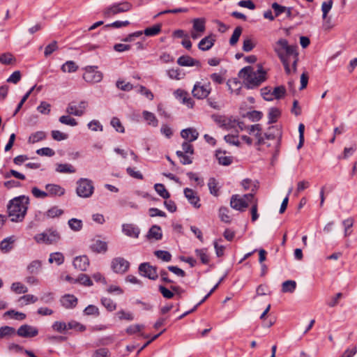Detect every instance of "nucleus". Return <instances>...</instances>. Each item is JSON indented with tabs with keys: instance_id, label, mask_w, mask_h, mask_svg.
<instances>
[{
	"instance_id": "nucleus-1",
	"label": "nucleus",
	"mask_w": 357,
	"mask_h": 357,
	"mask_svg": "<svg viewBox=\"0 0 357 357\" xmlns=\"http://www.w3.org/2000/svg\"><path fill=\"white\" fill-rule=\"evenodd\" d=\"M296 45H289L285 38H280L273 45V50L282 65L285 73L289 75L291 71L295 73L298 61V53Z\"/></svg>"
},
{
	"instance_id": "nucleus-2",
	"label": "nucleus",
	"mask_w": 357,
	"mask_h": 357,
	"mask_svg": "<svg viewBox=\"0 0 357 357\" xmlns=\"http://www.w3.org/2000/svg\"><path fill=\"white\" fill-rule=\"evenodd\" d=\"M258 70L254 71L252 66H246L238 73V77L243 80V84L248 89L258 87L266 80V71L261 65H258Z\"/></svg>"
},
{
	"instance_id": "nucleus-3",
	"label": "nucleus",
	"mask_w": 357,
	"mask_h": 357,
	"mask_svg": "<svg viewBox=\"0 0 357 357\" xmlns=\"http://www.w3.org/2000/svg\"><path fill=\"white\" fill-rule=\"evenodd\" d=\"M29 199L28 197L20 196L9 202L8 204V217L12 222H21L26 213Z\"/></svg>"
},
{
	"instance_id": "nucleus-4",
	"label": "nucleus",
	"mask_w": 357,
	"mask_h": 357,
	"mask_svg": "<svg viewBox=\"0 0 357 357\" xmlns=\"http://www.w3.org/2000/svg\"><path fill=\"white\" fill-rule=\"evenodd\" d=\"M132 8V5L126 1L114 3L112 5L105 8L102 11V14L105 17H110L119 13L128 12Z\"/></svg>"
},
{
	"instance_id": "nucleus-5",
	"label": "nucleus",
	"mask_w": 357,
	"mask_h": 357,
	"mask_svg": "<svg viewBox=\"0 0 357 357\" xmlns=\"http://www.w3.org/2000/svg\"><path fill=\"white\" fill-rule=\"evenodd\" d=\"M77 195L83 198H87L93 193V185L91 180L87 178H80L77 181Z\"/></svg>"
},
{
	"instance_id": "nucleus-6",
	"label": "nucleus",
	"mask_w": 357,
	"mask_h": 357,
	"mask_svg": "<svg viewBox=\"0 0 357 357\" xmlns=\"http://www.w3.org/2000/svg\"><path fill=\"white\" fill-rule=\"evenodd\" d=\"M211 91V83L209 82L202 84L201 82H196L192 91L193 96L197 99H204L208 97Z\"/></svg>"
},
{
	"instance_id": "nucleus-7",
	"label": "nucleus",
	"mask_w": 357,
	"mask_h": 357,
	"mask_svg": "<svg viewBox=\"0 0 357 357\" xmlns=\"http://www.w3.org/2000/svg\"><path fill=\"white\" fill-rule=\"evenodd\" d=\"M83 79L89 83H98L102 80V74L97 70L96 66H87L85 68Z\"/></svg>"
},
{
	"instance_id": "nucleus-8",
	"label": "nucleus",
	"mask_w": 357,
	"mask_h": 357,
	"mask_svg": "<svg viewBox=\"0 0 357 357\" xmlns=\"http://www.w3.org/2000/svg\"><path fill=\"white\" fill-rule=\"evenodd\" d=\"M138 270L142 276L150 280H155L158 278L157 267L151 266L149 262H144L139 264Z\"/></svg>"
},
{
	"instance_id": "nucleus-9",
	"label": "nucleus",
	"mask_w": 357,
	"mask_h": 357,
	"mask_svg": "<svg viewBox=\"0 0 357 357\" xmlns=\"http://www.w3.org/2000/svg\"><path fill=\"white\" fill-rule=\"evenodd\" d=\"M130 263L123 257H115L112 260V270L119 274H123L128 271Z\"/></svg>"
},
{
	"instance_id": "nucleus-10",
	"label": "nucleus",
	"mask_w": 357,
	"mask_h": 357,
	"mask_svg": "<svg viewBox=\"0 0 357 357\" xmlns=\"http://www.w3.org/2000/svg\"><path fill=\"white\" fill-rule=\"evenodd\" d=\"M17 334L22 337H33L38 334V330L34 326L24 324L17 329Z\"/></svg>"
},
{
	"instance_id": "nucleus-11",
	"label": "nucleus",
	"mask_w": 357,
	"mask_h": 357,
	"mask_svg": "<svg viewBox=\"0 0 357 357\" xmlns=\"http://www.w3.org/2000/svg\"><path fill=\"white\" fill-rule=\"evenodd\" d=\"M271 8L275 14V16L279 17L281 14L285 13L286 17L288 19H293V8L292 7H287L284 6H282L277 2H274L271 5Z\"/></svg>"
},
{
	"instance_id": "nucleus-12",
	"label": "nucleus",
	"mask_w": 357,
	"mask_h": 357,
	"mask_svg": "<svg viewBox=\"0 0 357 357\" xmlns=\"http://www.w3.org/2000/svg\"><path fill=\"white\" fill-rule=\"evenodd\" d=\"M230 206L236 210L244 211L248 208V203H247L245 199L242 198L240 195H234L231 197Z\"/></svg>"
},
{
	"instance_id": "nucleus-13",
	"label": "nucleus",
	"mask_w": 357,
	"mask_h": 357,
	"mask_svg": "<svg viewBox=\"0 0 357 357\" xmlns=\"http://www.w3.org/2000/svg\"><path fill=\"white\" fill-rule=\"evenodd\" d=\"M215 42V36L211 33L199 41L198 48L202 51L209 50L214 45Z\"/></svg>"
},
{
	"instance_id": "nucleus-14",
	"label": "nucleus",
	"mask_w": 357,
	"mask_h": 357,
	"mask_svg": "<svg viewBox=\"0 0 357 357\" xmlns=\"http://www.w3.org/2000/svg\"><path fill=\"white\" fill-rule=\"evenodd\" d=\"M177 63L181 66H197L201 68L202 64L199 60L195 59L190 56L184 55L177 59Z\"/></svg>"
},
{
	"instance_id": "nucleus-15",
	"label": "nucleus",
	"mask_w": 357,
	"mask_h": 357,
	"mask_svg": "<svg viewBox=\"0 0 357 357\" xmlns=\"http://www.w3.org/2000/svg\"><path fill=\"white\" fill-rule=\"evenodd\" d=\"M146 238L149 241L155 240L160 241L162 238L161 227L158 225H153L148 231Z\"/></svg>"
},
{
	"instance_id": "nucleus-16",
	"label": "nucleus",
	"mask_w": 357,
	"mask_h": 357,
	"mask_svg": "<svg viewBox=\"0 0 357 357\" xmlns=\"http://www.w3.org/2000/svg\"><path fill=\"white\" fill-rule=\"evenodd\" d=\"M73 266L79 271H85L89 266V259L86 255L76 257L73 261Z\"/></svg>"
},
{
	"instance_id": "nucleus-17",
	"label": "nucleus",
	"mask_w": 357,
	"mask_h": 357,
	"mask_svg": "<svg viewBox=\"0 0 357 357\" xmlns=\"http://www.w3.org/2000/svg\"><path fill=\"white\" fill-rule=\"evenodd\" d=\"M122 231L126 236L135 238H137L140 234L139 228L133 224H123Z\"/></svg>"
},
{
	"instance_id": "nucleus-18",
	"label": "nucleus",
	"mask_w": 357,
	"mask_h": 357,
	"mask_svg": "<svg viewBox=\"0 0 357 357\" xmlns=\"http://www.w3.org/2000/svg\"><path fill=\"white\" fill-rule=\"evenodd\" d=\"M184 195L194 207L199 208L201 206V204H199V197L192 189L188 188H185Z\"/></svg>"
},
{
	"instance_id": "nucleus-19",
	"label": "nucleus",
	"mask_w": 357,
	"mask_h": 357,
	"mask_svg": "<svg viewBox=\"0 0 357 357\" xmlns=\"http://www.w3.org/2000/svg\"><path fill=\"white\" fill-rule=\"evenodd\" d=\"M48 196H62L65 194V189L57 184L49 183L45 185Z\"/></svg>"
},
{
	"instance_id": "nucleus-20",
	"label": "nucleus",
	"mask_w": 357,
	"mask_h": 357,
	"mask_svg": "<svg viewBox=\"0 0 357 357\" xmlns=\"http://www.w3.org/2000/svg\"><path fill=\"white\" fill-rule=\"evenodd\" d=\"M61 305L66 308H74L77 304V298L71 294H66L61 298Z\"/></svg>"
},
{
	"instance_id": "nucleus-21",
	"label": "nucleus",
	"mask_w": 357,
	"mask_h": 357,
	"mask_svg": "<svg viewBox=\"0 0 357 357\" xmlns=\"http://www.w3.org/2000/svg\"><path fill=\"white\" fill-rule=\"evenodd\" d=\"M90 248L96 253H105L107 251V243L100 240H95L90 245Z\"/></svg>"
},
{
	"instance_id": "nucleus-22",
	"label": "nucleus",
	"mask_w": 357,
	"mask_h": 357,
	"mask_svg": "<svg viewBox=\"0 0 357 357\" xmlns=\"http://www.w3.org/2000/svg\"><path fill=\"white\" fill-rule=\"evenodd\" d=\"M181 136L185 139H189V142H193L198 138L199 132L196 129L192 128H189L186 129H183L181 132Z\"/></svg>"
},
{
	"instance_id": "nucleus-23",
	"label": "nucleus",
	"mask_w": 357,
	"mask_h": 357,
	"mask_svg": "<svg viewBox=\"0 0 357 357\" xmlns=\"http://www.w3.org/2000/svg\"><path fill=\"white\" fill-rule=\"evenodd\" d=\"M222 154H225V151L217 150L215 152V156L218 160L219 164L224 166H228L231 165L233 162V158L231 156L222 155Z\"/></svg>"
},
{
	"instance_id": "nucleus-24",
	"label": "nucleus",
	"mask_w": 357,
	"mask_h": 357,
	"mask_svg": "<svg viewBox=\"0 0 357 357\" xmlns=\"http://www.w3.org/2000/svg\"><path fill=\"white\" fill-rule=\"evenodd\" d=\"M192 29L195 31L204 33L206 30V20L195 18L192 20Z\"/></svg>"
},
{
	"instance_id": "nucleus-25",
	"label": "nucleus",
	"mask_w": 357,
	"mask_h": 357,
	"mask_svg": "<svg viewBox=\"0 0 357 357\" xmlns=\"http://www.w3.org/2000/svg\"><path fill=\"white\" fill-rule=\"evenodd\" d=\"M227 85L231 93H234L236 95L240 94L241 89V83L236 78L229 79L227 82Z\"/></svg>"
},
{
	"instance_id": "nucleus-26",
	"label": "nucleus",
	"mask_w": 357,
	"mask_h": 357,
	"mask_svg": "<svg viewBox=\"0 0 357 357\" xmlns=\"http://www.w3.org/2000/svg\"><path fill=\"white\" fill-rule=\"evenodd\" d=\"M56 172L62 174H73L76 172V169L70 164H56Z\"/></svg>"
},
{
	"instance_id": "nucleus-27",
	"label": "nucleus",
	"mask_w": 357,
	"mask_h": 357,
	"mask_svg": "<svg viewBox=\"0 0 357 357\" xmlns=\"http://www.w3.org/2000/svg\"><path fill=\"white\" fill-rule=\"evenodd\" d=\"M142 115L149 125L153 127L158 126V121L153 113L145 110L142 112Z\"/></svg>"
},
{
	"instance_id": "nucleus-28",
	"label": "nucleus",
	"mask_w": 357,
	"mask_h": 357,
	"mask_svg": "<svg viewBox=\"0 0 357 357\" xmlns=\"http://www.w3.org/2000/svg\"><path fill=\"white\" fill-rule=\"evenodd\" d=\"M61 70L63 73H75L78 70V66L73 61H68L61 66Z\"/></svg>"
},
{
	"instance_id": "nucleus-29",
	"label": "nucleus",
	"mask_w": 357,
	"mask_h": 357,
	"mask_svg": "<svg viewBox=\"0 0 357 357\" xmlns=\"http://www.w3.org/2000/svg\"><path fill=\"white\" fill-rule=\"evenodd\" d=\"M63 214V211L54 206L48 209L44 214L47 218H58Z\"/></svg>"
},
{
	"instance_id": "nucleus-30",
	"label": "nucleus",
	"mask_w": 357,
	"mask_h": 357,
	"mask_svg": "<svg viewBox=\"0 0 357 357\" xmlns=\"http://www.w3.org/2000/svg\"><path fill=\"white\" fill-rule=\"evenodd\" d=\"M296 288V282L294 280H286L282 284L283 293H294Z\"/></svg>"
},
{
	"instance_id": "nucleus-31",
	"label": "nucleus",
	"mask_w": 357,
	"mask_h": 357,
	"mask_svg": "<svg viewBox=\"0 0 357 357\" xmlns=\"http://www.w3.org/2000/svg\"><path fill=\"white\" fill-rule=\"evenodd\" d=\"M154 189L156 191V192L163 199H167L169 198L170 194L163 184L155 183L154 185Z\"/></svg>"
},
{
	"instance_id": "nucleus-32",
	"label": "nucleus",
	"mask_w": 357,
	"mask_h": 357,
	"mask_svg": "<svg viewBox=\"0 0 357 357\" xmlns=\"http://www.w3.org/2000/svg\"><path fill=\"white\" fill-rule=\"evenodd\" d=\"M162 28L161 24H155L151 27H148L144 29V33L146 36H154L160 33Z\"/></svg>"
},
{
	"instance_id": "nucleus-33",
	"label": "nucleus",
	"mask_w": 357,
	"mask_h": 357,
	"mask_svg": "<svg viewBox=\"0 0 357 357\" xmlns=\"http://www.w3.org/2000/svg\"><path fill=\"white\" fill-rule=\"evenodd\" d=\"M243 31V28L240 26H236L234 30V32L229 39V45L231 46H234L237 44L240 36H241Z\"/></svg>"
},
{
	"instance_id": "nucleus-34",
	"label": "nucleus",
	"mask_w": 357,
	"mask_h": 357,
	"mask_svg": "<svg viewBox=\"0 0 357 357\" xmlns=\"http://www.w3.org/2000/svg\"><path fill=\"white\" fill-rule=\"evenodd\" d=\"M196 255L200 259L204 264H208L210 261L209 255L207 253V249H197L195 250Z\"/></svg>"
},
{
	"instance_id": "nucleus-35",
	"label": "nucleus",
	"mask_w": 357,
	"mask_h": 357,
	"mask_svg": "<svg viewBox=\"0 0 357 357\" xmlns=\"http://www.w3.org/2000/svg\"><path fill=\"white\" fill-rule=\"evenodd\" d=\"M281 114V112L279 109L276 107H271L269 109L268 117V123H275Z\"/></svg>"
},
{
	"instance_id": "nucleus-36",
	"label": "nucleus",
	"mask_w": 357,
	"mask_h": 357,
	"mask_svg": "<svg viewBox=\"0 0 357 357\" xmlns=\"http://www.w3.org/2000/svg\"><path fill=\"white\" fill-rule=\"evenodd\" d=\"M49 262L52 264L55 262L58 266L62 264L64 262V256L61 252H54L50 255Z\"/></svg>"
},
{
	"instance_id": "nucleus-37",
	"label": "nucleus",
	"mask_w": 357,
	"mask_h": 357,
	"mask_svg": "<svg viewBox=\"0 0 357 357\" xmlns=\"http://www.w3.org/2000/svg\"><path fill=\"white\" fill-rule=\"evenodd\" d=\"M68 330L73 329L78 332H83L86 330V326L81 323L72 320L67 324Z\"/></svg>"
},
{
	"instance_id": "nucleus-38",
	"label": "nucleus",
	"mask_w": 357,
	"mask_h": 357,
	"mask_svg": "<svg viewBox=\"0 0 357 357\" xmlns=\"http://www.w3.org/2000/svg\"><path fill=\"white\" fill-rule=\"evenodd\" d=\"M42 264L39 260H35L31 261L27 266V271L31 274H37Z\"/></svg>"
},
{
	"instance_id": "nucleus-39",
	"label": "nucleus",
	"mask_w": 357,
	"mask_h": 357,
	"mask_svg": "<svg viewBox=\"0 0 357 357\" xmlns=\"http://www.w3.org/2000/svg\"><path fill=\"white\" fill-rule=\"evenodd\" d=\"M47 233L48 234L49 244L55 243L61 238L60 234L56 230L50 229L47 231Z\"/></svg>"
},
{
	"instance_id": "nucleus-40",
	"label": "nucleus",
	"mask_w": 357,
	"mask_h": 357,
	"mask_svg": "<svg viewBox=\"0 0 357 357\" xmlns=\"http://www.w3.org/2000/svg\"><path fill=\"white\" fill-rule=\"evenodd\" d=\"M102 305L109 312L116 309V304L109 298H102L101 299Z\"/></svg>"
},
{
	"instance_id": "nucleus-41",
	"label": "nucleus",
	"mask_w": 357,
	"mask_h": 357,
	"mask_svg": "<svg viewBox=\"0 0 357 357\" xmlns=\"http://www.w3.org/2000/svg\"><path fill=\"white\" fill-rule=\"evenodd\" d=\"M154 255L158 259H162L164 261L168 262L172 259V255L168 251L165 250H155Z\"/></svg>"
},
{
	"instance_id": "nucleus-42",
	"label": "nucleus",
	"mask_w": 357,
	"mask_h": 357,
	"mask_svg": "<svg viewBox=\"0 0 357 357\" xmlns=\"http://www.w3.org/2000/svg\"><path fill=\"white\" fill-rule=\"evenodd\" d=\"M68 225L72 230L78 231L82 229L83 225L81 220L72 218L68 220Z\"/></svg>"
},
{
	"instance_id": "nucleus-43",
	"label": "nucleus",
	"mask_w": 357,
	"mask_h": 357,
	"mask_svg": "<svg viewBox=\"0 0 357 357\" xmlns=\"http://www.w3.org/2000/svg\"><path fill=\"white\" fill-rule=\"evenodd\" d=\"M75 282H79L86 287H91L93 285L92 280L86 274H80L78 278L75 280Z\"/></svg>"
},
{
	"instance_id": "nucleus-44",
	"label": "nucleus",
	"mask_w": 357,
	"mask_h": 357,
	"mask_svg": "<svg viewBox=\"0 0 357 357\" xmlns=\"http://www.w3.org/2000/svg\"><path fill=\"white\" fill-rule=\"evenodd\" d=\"M208 186L210 190L211 194L213 195L218 197L219 193V188H218V183L214 178H211L208 180Z\"/></svg>"
},
{
	"instance_id": "nucleus-45",
	"label": "nucleus",
	"mask_w": 357,
	"mask_h": 357,
	"mask_svg": "<svg viewBox=\"0 0 357 357\" xmlns=\"http://www.w3.org/2000/svg\"><path fill=\"white\" fill-rule=\"evenodd\" d=\"M354 224V219L353 218H349L342 221V225L344 227V236L347 237L351 235V231L349 230Z\"/></svg>"
},
{
	"instance_id": "nucleus-46",
	"label": "nucleus",
	"mask_w": 357,
	"mask_h": 357,
	"mask_svg": "<svg viewBox=\"0 0 357 357\" xmlns=\"http://www.w3.org/2000/svg\"><path fill=\"white\" fill-rule=\"evenodd\" d=\"M46 137V134L43 131H38L33 133L29 139V142L31 143H36L39 141H41Z\"/></svg>"
},
{
	"instance_id": "nucleus-47",
	"label": "nucleus",
	"mask_w": 357,
	"mask_h": 357,
	"mask_svg": "<svg viewBox=\"0 0 357 357\" xmlns=\"http://www.w3.org/2000/svg\"><path fill=\"white\" fill-rule=\"evenodd\" d=\"M66 112L70 115H74V116H82V111L79 110L78 107H77L75 105L74 102H71L68 104V105L66 108Z\"/></svg>"
},
{
	"instance_id": "nucleus-48",
	"label": "nucleus",
	"mask_w": 357,
	"mask_h": 357,
	"mask_svg": "<svg viewBox=\"0 0 357 357\" xmlns=\"http://www.w3.org/2000/svg\"><path fill=\"white\" fill-rule=\"evenodd\" d=\"M229 213V209L227 207H220L219 209V217L221 220V221L225 222V223H230L231 222V218L228 215Z\"/></svg>"
},
{
	"instance_id": "nucleus-49",
	"label": "nucleus",
	"mask_w": 357,
	"mask_h": 357,
	"mask_svg": "<svg viewBox=\"0 0 357 357\" xmlns=\"http://www.w3.org/2000/svg\"><path fill=\"white\" fill-rule=\"evenodd\" d=\"M11 290L16 294H22L26 293L28 291V289L26 286H24L21 282H13L11 285Z\"/></svg>"
},
{
	"instance_id": "nucleus-50",
	"label": "nucleus",
	"mask_w": 357,
	"mask_h": 357,
	"mask_svg": "<svg viewBox=\"0 0 357 357\" xmlns=\"http://www.w3.org/2000/svg\"><path fill=\"white\" fill-rule=\"evenodd\" d=\"M58 49L59 47L57 45V42L56 40L52 41L50 44L45 47L44 52L45 56L48 57Z\"/></svg>"
},
{
	"instance_id": "nucleus-51",
	"label": "nucleus",
	"mask_w": 357,
	"mask_h": 357,
	"mask_svg": "<svg viewBox=\"0 0 357 357\" xmlns=\"http://www.w3.org/2000/svg\"><path fill=\"white\" fill-rule=\"evenodd\" d=\"M286 89L284 86H278L274 88L272 94L275 99H280L284 96Z\"/></svg>"
},
{
	"instance_id": "nucleus-52",
	"label": "nucleus",
	"mask_w": 357,
	"mask_h": 357,
	"mask_svg": "<svg viewBox=\"0 0 357 357\" xmlns=\"http://www.w3.org/2000/svg\"><path fill=\"white\" fill-rule=\"evenodd\" d=\"M15 59L10 53H3L0 55V63L5 65L12 64Z\"/></svg>"
},
{
	"instance_id": "nucleus-53",
	"label": "nucleus",
	"mask_w": 357,
	"mask_h": 357,
	"mask_svg": "<svg viewBox=\"0 0 357 357\" xmlns=\"http://www.w3.org/2000/svg\"><path fill=\"white\" fill-rule=\"evenodd\" d=\"M67 324H66L63 321H55L52 326V328L54 331H56L58 333H64L66 331L68 330L67 328Z\"/></svg>"
},
{
	"instance_id": "nucleus-54",
	"label": "nucleus",
	"mask_w": 357,
	"mask_h": 357,
	"mask_svg": "<svg viewBox=\"0 0 357 357\" xmlns=\"http://www.w3.org/2000/svg\"><path fill=\"white\" fill-rule=\"evenodd\" d=\"M34 87L35 86H33L32 88H31L30 90L29 91H27L24 94V96L22 97V100H20V102L17 105V107H16V109H15V112L13 113V116H15L19 112V111L21 109L22 105L26 101V100L29 98V97L30 96L31 93L33 91Z\"/></svg>"
},
{
	"instance_id": "nucleus-55",
	"label": "nucleus",
	"mask_w": 357,
	"mask_h": 357,
	"mask_svg": "<svg viewBox=\"0 0 357 357\" xmlns=\"http://www.w3.org/2000/svg\"><path fill=\"white\" fill-rule=\"evenodd\" d=\"M59 121L62 124H65V125H68V126H75L77 125V121L75 119L70 117L69 116H65V115L61 116L59 117Z\"/></svg>"
},
{
	"instance_id": "nucleus-56",
	"label": "nucleus",
	"mask_w": 357,
	"mask_h": 357,
	"mask_svg": "<svg viewBox=\"0 0 357 357\" xmlns=\"http://www.w3.org/2000/svg\"><path fill=\"white\" fill-rule=\"evenodd\" d=\"M158 290L165 298L170 299L174 296V291L171 289H168L162 285L159 286Z\"/></svg>"
},
{
	"instance_id": "nucleus-57",
	"label": "nucleus",
	"mask_w": 357,
	"mask_h": 357,
	"mask_svg": "<svg viewBox=\"0 0 357 357\" xmlns=\"http://www.w3.org/2000/svg\"><path fill=\"white\" fill-rule=\"evenodd\" d=\"M333 0H328L327 1H324L321 5V10L323 13V18L325 19L331 10L333 6Z\"/></svg>"
},
{
	"instance_id": "nucleus-58",
	"label": "nucleus",
	"mask_w": 357,
	"mask_h": 357,
	"mask_svg": "<svg viewBox=\"0 0 357 357\" xmlns=\"http://www.w3.org/2000/svg\"><path fill=\"white\" fill-rule=\"evenodd\" d=\"M5 315L12 316V318L16 320H24L26 318V314L22 312L15 311L14 310H10L5 312Z\"/></svg>"
},
{
	"instance_id": "nucleus-59",
	"label": "nucleus",
	"mask_w": 357,
	"mask_h": 357,
	"mask_svg": "<svg viewBox=\"0 0 357 357\" xmlns=\"http://www.w3.org/2000/svg\"><path fill=\"white\" fill-rule=\"evenodd\" d=\"M111 125L115 128V130L117 132L121 133L125 132L124 127L122 126L121 122L120 121L119 118L113 117L111 120Z\"/></svg>"
},
{
	"instance_id": "nucleus-60",
	"label": "nucleus",
	"mask_w": 357,
	"mask_h": 357,
	"mask_svg": "<svg viewBox=\"0 0 357 357\" xmlns=\"http://www.w3.org/2000/svg\"><path fill=\"white\" fill-rule=\"evenodd\" d=\"M15 333L14 328L10 326H3L0 328V339Z\"/></svg>"
},
{
	"instance_id": "nucleus-61",
	"label": "nucleus",
	"mask_w": 357,
	"mask_h": 357,
	"mask_svg": "<svg viewBox=\"0 0 357 357\" xmlns=\"http://www.w3.org/2000/svg\"><path fill=\"white\" fill-rule=\"evenodd\" d=\"M50 104L45 101H42L38 106L37 110L43 114H48L50 112Z\"/></svg>"
},
{
	"instance_id": "nucleus-62",
	"label": "nucleus",
	"mask_w": 357,
	"mask_h": 357,
	"mask_svg": "<svg viewBox=\"0 0 357 357\" xmlns=\"http://www.w3.org/2000/svg\"><path fill=\"white\" fill-rule=\"evenodd\" d=\"M13 241H10V238H6L2 241L0 243V249L3 252H8L12 248L11 244L13 243Z\"/></svg>"
},
{
	"instance_id": "nucleus-63",
	"label": "nucleus",
	"mask_w": 357,
	"mask_h": 357,
	"mask_svg": "<svg viewBox=\"0 0 357 357\" xmlns=\"http://www.w3.org/2000/svg\"><path fill=\"white\" fill-rule=\"evenodd\" d=\"M36 153L39 155L42 156H49L52 157L54 155L55 152L53 149L49 148V147H44L39 149L36 151Z\"/></svg>"
},
{
	"instance_id": "nucleus-64",
	"label": "nucleus",
	"mask_w": 357,
	"mask_h": 357,
	"mask_svg": "<svg viewBox=\"0 0 357 357\" xmlns=\"http://www.w3.org/2000/svg\"><path fill=\"white\" fill-rule=\"evenodd\" d=\"M34 239L38 243L49 244L48 234L47 232H43L36 235Z\"/></svg>"
}]
</instances>
